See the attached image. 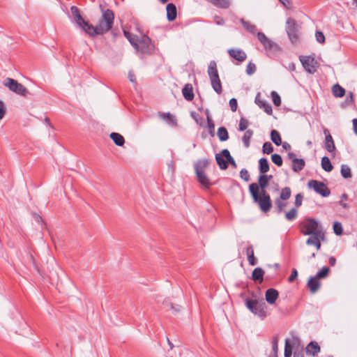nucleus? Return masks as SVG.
I'll use <instances>...</instances> for the list:
<instances>
[{
	"instance_id": "obj_1",
	"label": "nucleus",
	"mask_w": 357,
	"mask_h": 357,
	"mask_svg": "<svg viewBox=\"0 0 357 357\" xmlns=\"http://www.w3.org/2000/svg\"><path fill=\"white\" fill-rule=\"evenodd\" d=\"M271 178V175L261 174L258 178V184L252 183L249 185V191L254 202L264 213L268 212L272 207L271 197L266 191L268 181Z\"/></svg>"
},
{
	"instance_id": "obj_2",
	"label": "nucleus",
	"mask_w": 357,
	"mask_h": 357,
	"mask_svg": "<svg viewBox=\"0 0 357 357\" xmlns=\"http://www.w3.org/2000/svg\"><path fill=\"white\" fill-rule=\"evenodd\" d=\"M245 304L247 308L254 314L264 319L266 317V304L264 301L245 298Z\"/></svg>"
},
{
	"instance_id": "obj_3",
	"label": "nucleus",
	"mask_w": 357,
	"mask_h": 357,
	"mask_svg": "<svg viewBox=\"0 0 357 357\" xmlns=\"http://www.w3.org/2000/svg\"><path fill=\"white\" fill-rule=\"evenodd\" d=\"M301 232L304 235L319 236L324 233L319 222L314 218H306L300 224Z\"/></svg>"
},
{
	"instance_id": "obj_4",
	"label": "nucleus",
	"mask_w": 357,
	"mask_h": 357,
	"mask_svg": "<svg viewBox=\"0 0 357 357\" xmlns=\"http://www.w3.org/2000/svg\"><path fill=\"white\" fill-rule=\"evenodd\" d=\"M208 75L212 88L218 94H220L222 91V88L217 69V64L215 61H210L208 67Z\"/></svg>"
},
{
	"instance_id": "obj_5",
	"label": "nucleus",
	"mask_w": 357,
	"mask_h": 357,
	"mask_svg": "<svg viewBox=\"0 0 357 357\" xmlns=\"http://www.w3.org/2000/svg\"><path fill=\"white\" fill-rule=\"evenodd\" d=\"M102 15L98 24L100 32L106 33L109 31L113 25L114 15L112 10L107 9L102 10Z\"/></svg>"
},
{
	"instance_id": "obj_6",
	"label": "nucleus",
	"mask_w": 357,
	"mask_h": 357,
	"mask_svg": "<svg viewBox=\"0 0 357 357\" xmlns=\"http://www.w3.org/2000/svg\"><path fill=\"white\" fill-rule=\"evenodd\" d=\"M3 85L9 89L12 92L22 96H26L29 91L22 84L17 80L7 77L3 80Z\"/></svg>"
},
{
	"instance_id": "obj_7",
	"label": "nucleus",
	"mask_w": 357,
	"mask_h": 357,
	"mask_svg": "<svg viewBox=\"0 0 357 357\" xmlns=\"http://www.w3.org/2000/svg\"><path fill=\"white\" fill-rule=\"evenodd\" d=\"M307 186L313 189L317 193L321 195L322 197H328L331 194L328 188L321 181L317 180H310L307 183Z\"/></svg>"
},
{
	"instance_id": "obj_8",
	"label": "nucleus",
	"mask_w": 357,
	"mask_h": 357,
	"mask_svg": "<svg viewBox=\"0 0 357 357\" xmlns=\"http://www.w3.org/2000/svg\"><path fill=\"white\" fill-rule=\"evenodd\" d=\"M287 33L291 43H296L298 39V26L296 21L292 18H288L287 20Z\"/></svg>"
},
{
	"instance_id": "obj_9",
	"label": "nucleus",
	"mask_w": 357,
	"mask_h": 357,
	"mask_svg": "<svg viewBox=\"0 0 357 357\" xmlns=\"http://www.w3.org/2000/svg\"><path fill=\"white\" fill-rule=\"evenodd\" d=\"M257 38L267 51L277 52L279 50V46L268 38L264 33L258 32Z\"/></svg>"
},
{
	"instance_id": "obj_10",
	"label": "nucleus",
	"mask_w": 357,
	"mask_h": 357,
	"mask_svg": "<svg viewBox=\"0 0 357 357\" xmlns=\"http://www.w3.org/2000/svg\"><path fill=\"white\" fill-rule=\"evenodd\" d=\"M300 61L305 70L310 74H313L317 70V61L314 57L310 56H300Z\"/></svg>"
},
{
	"instance_id": "obj_11",
	"label": "nucleus",
	"mask_w": 357,
	"mask_h": 357,
	"mask_svg": "<svg viewBox=\"0 0 357 357\" xmlns=\"http://www.w3.org/2000/svg\"><path fill=\"white\" fill-rule=\"evenodd\" d=\"M300 345V340L298 337H294L291 340V343L289 340H285L284 345V357H291L292 355V349H295L296 347H298Z\"/></svg>"
},
{
	"instance_id": "obj_12",
	"label": "nucleus",
	"mask_w": 357,
	"mask_h": 357,
	"mask_svg": "<svg viewBox=\"0 0 357 357\" xmlns=\"http://www.w3.org/2000/svg\"><path fill=\"white\" fill-rule=\"evenodd\" d=\"M323 131L325 135L324 144L326 149L330 153L334 152L335 150V146L333 139L331 135L330 134L329 130L327 128H324Z\"/></svg>"
},
{
	"instance_id": "obj_13",
	"label": "nucleus",
	"mask_w": 357,
	"mask_h": 357,
	"mask_svg": "<svg viewBox=\"0 0 357 357\" xmlns=\"http://www.w3.org/2000/svg\"><path fill=\"white\" fill-rule=\"evenodd\" d=\"M278 291L273 288L268 289L265 292V298L268 303L273 305L278 298Z\"/></svg>"
},
{
	"instance_id": "obj_14",
	"label": "nucleus",
	"mask_w": 357,
	"mask_h": 357,
	"mask_svg": "<svg viewBox=\"0 0 357 357\" xmlns=\"http://www.w3.org/2000/svg\"><path fill=\"white\" fill-rule=\"evenodd\" d=\"M229 56L238 61H244L246 59V54L241 50L230 49L228 50Z\"/></svg>"
},
{
	"instance_id": "obj_15",
	"label": "nucleus",
	"mask_w": 357,
	"mask_h": 357,
	"mask_svg": "<svg viewBox=\"0 0 357 357\" xmlns=\"http://www.w3.org/2000/svg\"><path fill=\"white\" fill-rule=\"evenodd\" d=\"M82 29L90 36H96L99 34H103V32H100L98 29V25L97 26H93L86 22L82 26Z\"/></svg>"
},
{
	"instance_id": "obj_16",
	"label": "nucleus",
	"mask_w": 357,
	"mask_h": 357,
	"mask_svg": "<svg viewBox=\"0 0 357 357\" xmlns=\"http://www.w3.org/2000/svg\"><path fill=\"white\" fill-rule=\"evenodd\" d=\"M208 165V160L206 158L198 160L194 164L195 173L205 172L206 168Z\"/></svg>"
},
{
	"instance_id": "obj_17",
	"label": "nucleus",
	"mask_w": 357,
	"mask_h": 357,
	"mask_svg": "<svg viewBox=\"0 0 357 357\" xmlns=\"http://www.w3.org/2000/svg\"><path fill=\"white\" fill-rule=\"evenodd\" d=\"M197 177L198 182L205 188H209L211 185L209 178L205 172L195 173Z\"/></svg>"
},
{
	"instance_id": "obj_18",
	"label": "nucleus",
	"mask_w": 357,
	"mask_h": 357,
	"mask_svg": "<svg viewBox=\"0 0 357 357\" xmlns=\"http://www.w3.org/2000/svg\"><path fill=\"white\" fill-rule=\"evenodd\" d=\"M70 10L74 21L79 26L81 27L86 21L82 18L79 13V9L76 6H72Z\"/></svg>"
},
{
	"instance_id": "obj_19",
	"label": "nucleus",
	"mask_w": 357,
	"mask_h": 357,
	"mask_svg": "<svg viewBox=\"0 0 357 357\" xmlns=\"http://www.w3.org/2000/svg\"><path fill=\"white\" fill-rule=\"evenodd\" d=\"M167 18L169 21H173L176 17L177 10L174 4L170 3L167 5Z\"/></svg>"
},
{
	"instance_id": "obj_20",
	"label": "nucleus",
	"mask_w": 357,
	"mask_h": 357,
	"mask_svg": "<svg viewBox=\"0 0 357 357\" xmlns=\"http://www.w3.org/2000/svg\"><path fill=\"white\" fill-rule=\"evenodd\" d=\"M307 287H309L311 293L314 294L320 287V282L317 277H311L307 282Z\"/></svg>"
},
{
	"instance_id": "obj_21",
	"label": "nucleus",
	"mask_w": 357,
	"mask_h": 357,
	"mask_svg": "<svg viewBox=\"0 0 357 357\" xmlns=\"http://www.w3.org/2000/svg\"><path fill=\"white\" fill-rule=\"evenodd\" d=\"M320 351V347L316 342H310L306 347V353L310 355L317 356Z\"/></svg>"
},
{
	"instance_id": "obj_22",
	"label": "nucleus",
	"mask_w": 357,
	"mask_h": 357,
	"mask_svg": "<svg viewBox=\"0 0 357 357\" xmlns=\"http://www.w3.org/2000/svg\"><path fill=\"white\" fill-rule=\"evenodd\" d=\"M182 93L185 100L191 101L194 98L192 86L190 84H187L182 89Z\"/></svg>"
},
{
	"instance_id": "obj_23",
	"label": "nucleus",
	"mask_w": 357,
	"mask_h": 357,
	"mask_svg": "<svg viewBox=\"0 0 357 357\" xmlns=\"http://www.w3.org/2000/svg\"><path fill=\"white\" fill-rule=\"evenodd\" d=\"M255 102L260 108L263 109L266 113L268 114H272L273 110L271 105L264 100H259V96H257L255 98Z\"/></svg>"
},
{
	"instance_id": "obj_24",
	"label": "nucleus",
	"mask_w": 357,
	"mask_h": 357,
	"mask_svg": "<svg viewBox=\"0 0 357 357\" xmlns=\"http://www.w3.org/2000/svg\"><path fill=\"white\" fill-rule=\"evenodd\" d=\"M240 22L245 31L252 34L256 33L257 27L255 24H252L250 22L246 21L243 18L240 20Z\"/></svg>"
},
{
	"instance_id": "obj_25",
	"label": "nucleus",
	"mask_w": 357,
	"mask_h": 357,
	"mask_svg": "<svg viewBox=\"0 0 357 357\" xmlns=\"http://www.w3.org/2000/svg\"><path fill=\"white\" fill-rule=\"evenodd\" d=\"M158 116L163 120H165L168 123L172 124V126H176L177 121L176 118L172 115L169 112L167 113H162L160 112H158Z\"/></svg>"
},
{
	"instance_id": "obj_26",
	"label": "nucleus",
	"mask_w": 357,
	"mask_h": 357,
	"mask_svg": "<svg viewBox=\"0 0 357 357\" xmlns=\"http://www.w3.org/2000/svg\"><path fill=\"white\" fill-rule=\"evenodd\" d=\"M264 271L261 268H256L252 274V279L255 282H262Z\"/></svg>"
},
{
	"instance_id": "obj_27",
	"label": "nucleus",
	"mask_w": 357,
	"mask_h": 357,
	"mask_svg": "<svg viewBox=\"0 0 357 357\" xmlns=\"http://www.w3.org/2000/svg\"><path fill=\"white\" fill-rule=\"evenodd\" d=\"M246 255L248 257V261L251 266L257 264V259L254 255V248L252 245H249L246 249Z\"/></svg>"
},
{
	"instance_id": "obj_28",
	"label": "nucleus",
	"mask_w": 357,
	"mask_h": 357,
	"mask_svg": "<svg viewBox=\"0 0 357 357\" xmlns=\"http://www.w3.org/2000/svg\"><path fill=\"white\" fill-rule=\"evenodd\" d=\"M305 162L303 159H294L292 169L295 172L301 171L305 167Z\"/></svg>"
},
{
	"instance_id": "obj_29",
	"label": "nucleus",
	"mask_w": 357,
	"mask_h": 357,
	"mask_svg": "<svg viewBox=\"0 0 357 357\" xmlns=\"http://www.w3.org/2000/svg\"><path fill=\"white\" fill-rule=\"evenodd\" d=\"M110 137L117 146H121L125 143L124 137L119 133L112 132Z\"/></svg>"
},
{
	"instance_id": "obj_30",
	"label": "nucleus",
	"mask_w": 357,
	"mask_h": 357,
	"mask_svg": "<svg viewBox=\"0 0 357 357\" xmlns=\"http://www.w3.org/2000/svg\"><path fill=\"white\" fill-rule=\"evenodd\" d=\"M259 172L265 174L269 170V165L266 158H262L259 160Z\"/></svg>"
},
{
	"instance_id": "obj_31",
	"label": "nucleus",
	"mask_w": 357,
	"mask_h": 357,
	"mask_svg": "<svg viewBox=\"0 0 357 357\" xmlns=\"http://www.w3.org/2000/svg\"><path fill=\"white\" fill-rule=\"evenodd\" d=\"M321 167L328 172L333 170V167L330 161V159L327 156H324L321 158Z\"/></svg>"
},
{
	"instance_id": "obj_32",
	"label": "nucleus",
	"mask_w": 357,
	"mask_h": 357,
	"mask_svg": "<svg viewBox=\"0 0 357 357\" xmlns=\"http://www.w3.org/2000/svg\"><path fill=\"white\" fill-rule=\"evenodd\" d=\"M217 135L222 142L227 141L229 139V134L225 127H220L218 129Z\"/></svg>"
},
{
	"instance_id": "obj_33",
	"label": "nucleus",
	"mask_w": 357,
	"mask_h": 357,
	"mask_svg": "<svg viewBox=\"0 0 357 357\" xmlns=\"http://www.w3.org/2000/svg\"><path fill=\"white\" fill-rule=\"evenodd\" d=\"M271 139L272 142L277 146H280L282 144V139L279 132L275 130H273L271 132Z\"/></svg>"
},
{
	"instance_id": "obj_34",
	"label": "nucleus",
	"mask_w": 357,
	"mask_h": 357,
	"mask_svg": "<svg viewBox=\"0 0 357 357\" xmlns=\"http://www.w3.org/2000/svg\"><path fill=\"white\" fill-rule=\"evenodd\" d=\"M333 93L335 97L341 98L345 93V90L339 84H335L332 89Z\"/></svg>"
},
{
	"instance_id": "obj_35",
	"label": "nucleus",
	"mask_w": 357,
	"mask_h": 357,
	"mask_svg": "<svg viewBox=\"0 0 357 357\" xmlns=\"http://www.w3.org/2000/svg\"><path fill=\"white\" fill-rule=\"evenodd\" d=\"M221 155L226 158L227 162H229L234 167H236V163L227 149H223L221 151Z\"/></svg>"
},
{
	"instance_id": "obj_36",
	"label": "nucleus",
	"mask_w": 357,
	"mask_h": 357,
	"mask_svg": "<svg viewBox=\"0 0 357 357\" xmlns=\"http://www.w3.org/2000/svg\"><path fill=\"white\" fill-rule=\"evenodd\" d=\"M284 200L277 198L275 200V210L278 213H280L284 211V207L287 206V202H284Z\"/></svg>"
},
{
	"instance_id": "obj_37",
	"label": "nucleus",
	"mask_w": 357,
	"mask_h": 357,
	"mask_svg": "<svg viewBox=\"0 0 357 357\" xmlns=\"http://www.w3.org/2000/svg\"><path fill=\"white\" fill-rule=\"evenodd\" d=\"M224 157L220 154H216L215 160L221 169H226L228 167L227 160H225Z\"/></svg>"
},
{
	"instance_id": "obj_38",
	"label": "nucleus",
	"mask_w": 357,
	"mask_h": 357,
	"mask_svg": "<svg viewBox=\"0 0 357 357\" xmlns=\"http://www.w3.org/2000/svg\"><path fill=\"white\" fill-rule=\"evenodd\" d=\"M341 175L344 178H349L351 177V168L347 165H341Z\"/></svg>"
},
{
	"instance_id": "obj_39",
	"label": "nucleus",
	"mask_w": 357,
	"mask_h": 357,
	"mask_svg": "<svg viewBox=\"0 0 357 357\" xmlns=\"http://www.w3.org/2000/svg\"><path fill=\"white\" fill-rule=\"evenodd\" d=\"M291 195V191L290 188L285 187L282 189L279 199H283V200H287L290 198Z\"/></svg>"
},
{
	"instance_id": "obj_40",
	"label": "nucleus",
	"mask_w": 357,
	"mask_h": 357,
	"mask_svg": "<svg viewBox=\"0 0 357 357\" xmlns=\"http://www.w3.org/2000/svg\"><path fill=\"white\" fill-rule=\"evenodd\" d=\"M253 135V132L251 130H248L244 133V135L243 137V142L244 144V146L248 148L250 146V140Z\"/></svg>"
},
{
	"instance_id": "obj_41",
	"label": "nucleus",
	"mask_w": 357,
	"mask_h": 357,
	"mask_svg": "<svg viewBox=\"0 0 357 357\" xmlns=\"http://www.w3.org/2000/svg\"><path fill=\"white\" fill-rule=\"evenodd\" d=\"M324 233H321V234L319 235V236L312 235V236H310V238H308L307 239L306 244L307 245H314L316 243V241H317V240L319 238L324 239Z\"/></svg>"
},
{
	"instance_id": "obj_42",
	"label": "nucleus",
	"mask_w": 357,
	"mask_h": 357,
	"mask_svg": "<svg viewBox=\"0 0 357 357\" xmlns=\"http://www.w3.org/2000/svg\"><path fill=\"white\" fill-rule=\"evenodd\" d=\"M298 211L296 208H292L285 213V218L289 221H292L296 218Z\"/></svg>"
},
{
	"instance_id": "obj_43",
	"label": "nucleus",
	"mask_w": 357,
	"mask_h": 357,
	"mask_svg": "<svg viewBox=\"0 0 357 357\" xmlns=\"http://www.w3.org/2000/svg\"><path fill=\"white\" fill-rule=\"evenodd\" d=\"M329 271V268L324 266L319 271L317 272L315 277H317L318 279L324 278L328 275Z\"/></svg>"
},
{
	"instance_id": "obj_44",
	"label": "nucleus",
	"mask_w": 357,
	"mask_h": 357,
	"mask_svg": "<svg viewBox=\"0 0 357 357\" xmlns=\"http://www.w3.org/2000/svg\"><path fill=\"white\" fill-rule=\"evenodd\" d=\"M272 162L275 164L277 166L280 167L282 165V157L278 154L274 153L271 156Z\"/></svg>"
},
{
	"instance_id": "obj_45",
	"label": "nucleus",
	"mask_w": 357,
	"mask_h": 357,
	"mask_svg": "<svg viewBox=\"0 0 357 357\" xmlns=\"http://www.w3.org/2000/svg\"><path fill=\"white\" fill-rule=\"evenodd\" d=\"M272 349L273 354L270 356L278 357V337H275L272 342Z\"/></svg>"
},
{
	"instance_id": "obj_46",
	"label": "nucleus",
	"mask_w": 357,
	"mask_h": 357,
	"mask_svg": "<svg viewBox=\"0 0 357 357\" xmlns=\"http://www.w3.org/2000/svg\"><path fill=\"white\" fill-rule=\"evenodd\" d=\"M333 231L336 235H341L343 232L342 226L340 222H335L333 224Z\"/></svg>"
},
{
	"instance_id": "obj_47",
	"label": "nucleus",
	"mask_w": 357,
	"mask_h": 357,
	"mask_svg": "<svg viewBox=\"0 0 357 357\" xmlns=\"http://www.w3.org/2000/svg\"><path fill=\"white\" fill-rule=\"evenodd\" d=\"M249 122L247 119L241 118L239 121L238 130L240 131L245 130L248 126Z\"/></svg>"
},
{
	"instance_id": "obj_48",
	"label": "nucleus",
	"mask_w": 357,
	"mask_h": 357,
	"mask_svg": "<svg viewBox=\"0 0 357 357\" xmlns=\"http://www.w3.org/2000/svg\"><path fill=\"white\" fill-rule=\"evenodd\" d=\"M256 71V66L255 63L250 62L246 67V73L249 75H253Z\"/></svg>"
},
{
	"instance_id": "obj_49",
	"label": "nucleus",
	"mask_w": 357,
	"mask_h": 357,
	"mask_svg": "<svg viewBox=\"0 0 357 357\" xmlns=\"http://www.w3.org/2000/svg\"><path fill=\"white\" fill-rule=\"evenodd\" d=\"M124 34H125L126 37L128 39V40L130 41L131 45L136 50H139V46H138V44L137 43L136 40H135V38L133 37H132L131 35L128 32L124 31Z\"/></svg>"
},
{
	"instance_id": "obj_50",
	"label": "nucleus",
	"mask_w": 357,
	"mask_h": 357,
	"mask_svg": "<svg viewBox=\"0 0 357 357\" xmlns=\"http://www.w3.org/2000/svg\"><path fill=\"white\" fill-rule=\"evenodd\" d=\"M273 151V147L271 142H265L263 145V152L266 154H270Z\"/></svg>"
},
{
	"instance_id": "obj_51",
	"label": "nucleus",
	"mask_w": 357,
	"mask_h": 357,
	"mask_svg": "<svg viewBox=\"0 0 357 357\" xmlns=\"http://www.w3.org/2000/svg\"><path fill=\"white\" fill-rule=\"evenodd\" d=\"M271 96H272V99H273V103L276 106H280L281 105V99H280V96L275 91H273L271 93Z\"/></svg>"
},
{
	"instance_id": "obj_52",
	"label": "nucleus",
	"mask_w": 357,
	"mask_h": 357,
	"mask_svg": "<svg viewBox=\"0 0 357 357\" xmlns=\"http://www.w3.org/2000/svg\"><path fill=\"white\" fill-rule=\"evenodd\" d=\"M240 176L243 180L245 181H248L250 180V174L246 169H242L241 170Z\"/></svg>"
},
{
	"instance_id": "obj_53",
	"label": "nucleus",
	"mask_w": 357,
	"mask_h": 357,
	"mask_svg": "<svg viewBox=\"0 0 357 357\" xmlns=\"http://www.w3.org/2000/svg\"><path fill=\"white\" fill-rule=\"evenodd\" d=\"M208 127L210 130V134L213 136L214 135L215 125L213 121L211 119L210 116H207Z\"/></svg>"
},
{
	"instance_id": "obj_54",
	"label": "nucleus",
	"mask_w": 357,
	"mask_h": 357,
	"mask_svg": "<svg viewBox=\"0 0 357 357\" xmlns=\"http://www.w3.org/2000/svg\"><path fill=\"white\" fill-rule=\"evenodd\" d=\"M315 36L317 42L319 43H324L325 42V36L321 31H317Z\"/></svg>"
},
{
	"instance_id": "obj_55",
	"label": "nucleus",
	"mask_w": 357,
	"mask_h": 357,
	"mask_svg": "<svg viewBox=\"0 0 357 357\" xmlns=\"http://www.w3.org/2000/svg\"><path fill=\"white\" fill-rule=\"evenodd\" d=\"M229 106H230L231 110L232 112L236 111L237 107H238V103H237V100L236 98H233L229 100Z\"/></svg>"
},
{
	"instance_id": "obj_56",
	"label": "nucleus",
	"mask_w": 357,
	"mask_h": 357,
	"mask_svg": "<svg viewBox=\"0 0 357 357\" xmlns=\"http://www.w3.org/2000/svg\"><path fill=\"white\" fill-rule=\"evenodd\" d=\"M303 198V197L301 193H298L296 195L295 206L296 207H299L302 205Z\"/></svg>"
},
{
	"instance_id": "obj_57",
	"label": "nucleus",
	"mask_w": 357,
	"mask_h": 357,
	"mask_svg": "<svg viewBox=\"0 0 357 357\" xmlns=\"http://www.w3.org/2000/svg\"><path fill=\"white\" fill-rule=\"evenodd\" d=\"M6 114V107L4 103L0 100V119H2Z\"/></svg>"
},
{
	"instance_id": "obj_58",
	"label": "nucleus",
	"mask_w": 357,
	"mask_h": 357,
	"mask_svg": "<svg viewBox=\"0 0 357 357\" xmlns=\"http://www.w3.org/2000/svg\"><path fill=\"white\" fill-rule=\"evenodd\" d=\"M297 276H298V272H297L296 269L294 268L291 271V275L289 278V282H294L296 280V278H297Z\"/></svg>"
},
{
	"instance_id": "obj_59",
	"label": "nucleus",
	"mask_w": 357,
	"mask_h": 357,
	"mask_svg": "<svg viewBox=\"0 0 357 357\" xmlns=\"http://www.w3.org/2000/svg\"><path fill=\"white\" fill-rule=\"evenodd\" d=\"M128 77L129 80L131 82H132V83H135L136 82L135 75V74H134V73L132 71L130 70V71L128 72Z\"/></svg>"
},
{
	"instance_id": "obj_60",
	"label": "nucleus",
	"mask_w": 357,
	"mask_h": 357,
	"mask_svg": "<svg viewBox=\"0 0 357 357\" xmlns=\"http://www.w3.org/2000/svg\"><path fill=\"white\" fill-rule=\"evenodd\" d=\"M215 22L218 25H223L225 24V20L222 18L218 16L215 17Z\"/></svg>"
},
{
	"instance_id": "obj_61",
	"label": "nucleus",
	"mask_w": 357,
	"mask_h": 357,
	"mask_svg": "<svg viewBox=\"0 0 357 357\" xmlns=\"http://www.w3.org/2000/svg\"><path fill=\"white\" fill-rule=\"evenodd\" d=\"M293 357H304L303 354L298 349L295 350L294 352V356Z\"/></svg>"
},
{
	"instance_id": "obj_62",
	"label": "nucleus",
	"mask_w": 357,
	"mask_h": 357,
	"mask_svg": "<svg viewBox=\"0 0 357 357\" xmlns=\"http://www.w3.org/2000/svg\"><path fill=\"white\" fill-rule=\"evenodd\" d=\"M288 158H289L290 160H292V163L294 162V159H298V158H296V154H295L294 153H291V152H290V153H288Z\"/></svg>"
},
{
	"instance_id": "obj_63",
	"label": "nucleus",
	"mask_w": 357,
	"mask_h": 357,
	"mask_svg": "<svg viewBox=\"0 0 357 357\" xmlns=\"http://www.w3.org/2000/svg\"><path fill=\"white\" fill-rule=\"evenodd\" d=\"M354 131L357 135V119H354L353 121Z\"/></svg>"
},
{
	"instance_id": "obj_64",
	"label": "nucleus",
	"mask_w": 357,
	"mask_h": 357,
	"mask_svg": "<svg viewBox=\"0 0 357 357\" xmlns=\"http://www.w3.org/2000/svg\"><path fill=\"white\" fill-rule=\"evenodd\" d=\"M170 306H171V309L174 311V312H179L180 310H181V306L179 305H177L176 307L174 306L172 304H170Z\"/></svg>"
}]
</instances>
